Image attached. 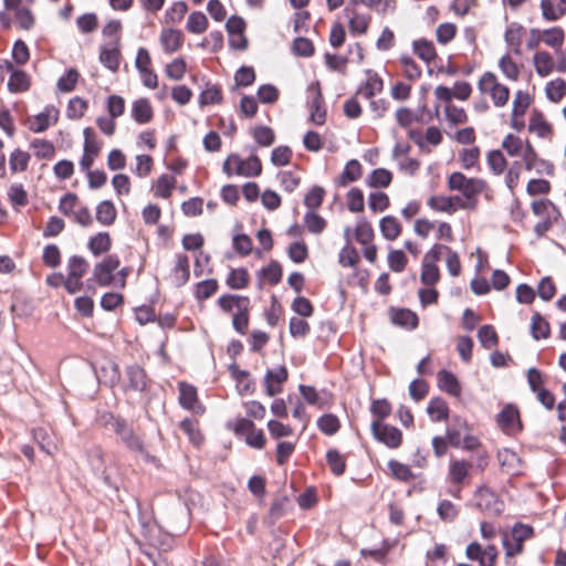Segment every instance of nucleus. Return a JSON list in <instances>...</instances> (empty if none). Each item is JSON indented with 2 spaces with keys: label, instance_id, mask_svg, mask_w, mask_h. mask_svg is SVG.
I'll use <instances>...</instances> for the list:
<instances>
[{
  "label": "nucleus",
  "instance_id": "1",
  "mask_svg": "<svg viewBox=\"0 0 566 566\" xmlns=\"http://www.w3.org/2000/svg\"><path fill=\"white\" fill-rule=\"evenodd\" d=\"M448 188L462 193L459 207L464 210H474L478 206V196L488 189V184L481 178H468L460 171L448 177Z\"/></svg>",
  "mask_w": 566,
  "mask_h": 566
},
{
  "label": "nucleus",
  "instance_id": "2",
  "mask_svg": "<svg viewBox=\"0 0 566 566\" xmlns=\"http://www.w3.org/2000/svg\"><path fill=\"white\" fill-rule=\"evenodd\" d=\"M478 90L481 94L489 96L495 107H504L509 103L511 91L493 72L481 75Z\"/></svg>",
  "mask_w": 566,
  "mask_h": 566
},
{
  "label": "nucleus",
  "instance_id": "3",
  "mask_svg": "<svg viewBox=\"0 0 566 566\" xmlns=\"http://www.w3.org/2000/svg\"><path fill=\"white\" fill-rule=\"evenodd\" d=\"M228 176L239 175L247 178L259 176L262 172V165L256 156L242 159L239 155L228 156L222 166Z\"/></svg>",
  "mask_w": 566,
  "mask_h": 566
},
{
  "label": "nucleus",
  "instance_id": "4",
  "mask_svg": "<svg viewBox=\"0 0 566 566\" xmlns=\"http://www.w3.org/2000/svg\"><path fill=\"white\" fill-rule=\"evenodd\" d=\"M502 148L511 157H520L526 169L531 170L537 159L536 151L530 142H523L520 137L507 134L502 140Z\"/></svg>",
  "mask_w": 566,
  "mask_h": 566
},
{
  "label": "nucleus",
  "instance_id": "5",
  "mask_svg": "<svg viewBox=\"0 0 566 566\" xmlns=\"http://www.w3.org/2000/svg\"><path fill=\"white\" fill-rule=\"evenodd\" d=\"M533 98L527 91L517 90L513 95L512 109L510 116V125L516 132H521L525 127L524 116L530 108Z\"/></svg>",
  "mask_w": 566,
  "mask_h": 566
},
{
  "label": "nucleus",
  "instance_id": "6",
  "mask_svg": "<svg viewBox=\"0 0 566 566\" xmlns=\"http://www.w3.org/2000/svg\"><path fill=\"white\" fill-rule=\"evenodd\" d=\"M533 534L531 526L518 524L515 525L510 534L503 538V545L506 556L513 557L522 552L523 543Z\"/></svg>",
  "mask_w": 566,
  "mask_h": 566
},
{
  "label": "nucleus",
  "instance_id": "7",
  "mask_svg": "<svg viewBox=\"0 0 566 566\" xmlns=\"http://www.w3.org/2000/svg\"><path fill=\"white\" fill-rule=\"evenodd\" d=\"M310 120L315 125H323L326 119V109L323 105V96L318 83H312L308 88Z\"/></svg>",
  "mask_w": 566,
  "mask_h": 566
},
{
  "label": "nucleus",
  "instance_id": "8",
  "mask_svg": "<svg viewBox=\"0 0 566 566\" xmlns=\"http://www.w3.org/2000/svg\"><path fill=\"white\" fill-rule=\"evenodd\" d=\"M59 115V109L49 105L41 113L28 118V127L33 133H42L57 123Z\"/></svg>",
  "mask_w": 566,
  "mask_h": 566
},
{
  "label": "nucleus",
  "instance_id": "9",
  "mask_svg": "<svg viewBox=\"0 0 566 566\" xmlns=\"http://www.w3.org/2000/svg\"><path fill=\"white\" fill-rule=\"evenodd\" d=\"M119 266V260L117 256L109 255L102 262L97 263L93 270V276L97 284L101 286H107L115 282L116 276L114 271Z\"/></svg>",
  "mask_w": 566,
  "mask_h": 566
},
{
  "label": "nucleus",
  "instance_id": "10",
  "mask_svg": "<svg viewBox=\"0 0 566 566\" xmlns=\"http://www.w3.org/2000/svg\"><path fill=\"white\" fill-rule=\"evenodd\" d=\"M371 430L375 438L389 448H398L402 442V433L396 427L374 421Z\"/></svg>",
  "mask_w": 566,
  "mask_h": 566
},
{
  "label": "nucleus",
  "instance_id": "11",
  "mask_svg": "<svg viewBox=\"0 0 566 566\" xmlns=\"http://www.w3.org/2000/svg\"><path fill=\"white\" fill-rule=\"evenodd\" d=\"M475 503L480 510L490 515H499L504 509L503 502L488 488H480L476 491Z\"/></svg>",
  "mask_w": 566,
  "mask_h": 566
},
{
  "label": "nucleus",
  "instance_id": "12",
  "mask_svg": "<svg viewBox=\"0 0 566 566\" xmlns=\"http://www.w3.org/2000/svg\"><path fill=\"white\" fill-rule=\"evenodd\" d=\"M467 556L470 559L479 560L480 566H494L497 551L492 545L482 548L479 543L473 542L467 547Z\"/></svg>",
  "mask_w": 566,
  "mask_h": 566
},
{
  "label": "nucleus",
  "instance_id": "13",
  "mask_svg": "<svg viewBox=\"0 0 566 566\" xmlns=\"http://www.w3.org/2000/svg\"><path fill=\"white\" fill-rule=\"evenodd\" d=\"M528 132L539 138L551 139L554 134V128L542 112L534 111L530 117Z\"/></svg>",
  "mask_w": 566,
  "mask_h": 566
},
{
  "label": "nucleus",
  "instance_id": "14",
  "mask_svg": "<svg viewBox=\"0 0 566 566\" xmlns=\"http://www.w3.org/2000/svg\"><path fill=\"white\" fill-rule=\"evenodd\" d=\"M184 33L172 28L163 29L159 34V43L163 50L168 54L179 51L184 44Z\"/></svg>",
  "mask_w": 566,
  "mask_h": 566
},
{
  "label": "nucleus",
  "instance_id": "15",
  "mask_svg": "<svg viewBox=\"0 0 566 566\" xmlns=\"http://www.w3.org/2000/svg\"><path fill=\"white\" fill-rule=\"evenodd\" d=\"M497 424L502 431L513 434L521 429L520 413L513 406H506L497 416Z\"/></svg>",
  "mask_w": 566,
  "mask_h": 566
},
{
  "label": "nucleus",
  "instance_id": "16",
  "mask_svg": "<svg viewBox=\"0 0 566 566\" xmlns=\"http://www.w3.org/2000/svg\"><path fill=\"white\" fill-rule=\"evenodd\" d=\"M460 197H449L443 195L432 196L428 199V206L437 211L448 214H453L458 211Z\"/></svg>",
  "mask_w": 566,
  "mask_h": 566
},
{
  "label": "nucleus",
  "instance_id": "17",
  "mask_svg": "<svg viewBox=\"0 0 566 566\" xmlns=\"http://www.w3.org/2000/svg\"><path fill=\"white\" fill-rule=\"evenodd\" d=\"M287 379V370L281 366L274 370H269L264 378L266 394L273 397L282 391V384Z\"/></svg>",
  "mask_w": 566,
  "mask_h": 566
},
{
  "label": "nucleus",
  "instance_id": "18",
  "mask_svg": "<svg viewBox=\"0 0 566 566\" xmlns=\"http://www.w3.org/2000/svg\"><path fill=\"white\" fill-rule=\"evenodd\" d=\"M179 401L180 405L195 413H202L203 407L198 401L197 390L195 387L181 382L179 385Z\"/></svg>",
  "mask_w": 566,
  "mask_h": 566
},
{
  "label": "nucleus",
  "instance_id": "19",
  "mask_svg": "<svg viewBox=\"0 0 566 566\" xmlns=\"http://www.w3.org/2000/svg\"><path fill=\"white\" fill-rule=\"evenodd\" d=\"M119 59H120V52H119L118 39H116L113 43L101 48L99 61L108 70L116 72L119 66Z\"/></svg>",
  "mask_w": 566,
  "mask_h": 566
},
{
  "label": "nucleus",
  "instance_id": "20",
  "mask_svg": "<svg viewBox=\"0 0 566 566\" xmlns=\"http://www.w3.org/2000/svg\"><path fill=\"white\" fill-rule=\"evenodd\" d=\"M115 431L129 449L137 452L144 451L142 441L125 422L117 420L115 422Z\"/></svg>",
  "mask_w": 566,
  "mask_h": 566
},
{
  "label": "nucleus",
  "instance_id": "21",
  "mask_svg": "<svg viewBox=\"0 0 566 566\" xmlns=\"http://www.w3.org/2000/svg\"><path fill=\"white\" fill-rule=\"evenodd\" d=\"M472 468L471 462L465 460L451 459L449 464V479L452 483L460 484L469 476Z\"/></svg>",
  "mask_w": 566,
  "mask_h": 566
},
{
  "label": "nucleus",
  "instance_id": "22",
  "mask_svg": "<svg viewBox=\"0 0 566 566\" xmlns=\"http://www.w3.org/2000/svg\"><path fill=\"white\" fill-rule=\"evenodd\" d=\"M533 66L541 77L548 76L555 66L552 55L546 51H537L532 59Z\"/></svg>",
  "mask_w": 566,
  "mask_h": 566
},
{
  "label": "nucleus",
  "instance_id": "23",
  "mask_svg": "<svg viewBox=\"0 0 566 566\" xmlns=\"http://www.w3.org/2000/svg\"><path fill=\"white\" fill-rule=\"evenodd\" d=\"M437 378L438 386L441 390L454 397H459L461 395V385L452 373L441 370L438 373Z\"/></svg>",
  "mask_w": 566,
  "mask_h": 566
},
{
  "label": "nucleus",
  "instance_id": "24",
  "mask_svg": "<svg viewBox=\"0 0 566 566\" xmlns=\"http://www.w3.org/2000/svg\"><path fill=\"white\" fill-rule=\"evenodd\" d=\"M218 304L224 312L233 315L237 311H244L250 306V300L247 296L223 295L218 300Z\"/></svg>",
  "mask_w": 566,
  "mask_h": 566
},
{
  "label": "nucleus",
  "instance_id": "25",
  "mask_svg": "<svg viewBox=\"0 0 566 566\" xmlns=\"http://www.w3.org/2000/svg\"><path fill=\"white\" fill-rule=\"evenodd\" d=\"M190 276L189 260L187 255L179 254L176 258V265L171 273L172 283L176 286H181L187 283Z\"/></svg>",
  "mask_w": 566,
  "mask_h": 566
},
{
  "label": "nucleus",
  "instance_id": "26",
  "mask_svg": "<svg viewBox=\"0 0 566 566\" xmlns=\"http://www.w3.org/2000/svg\"><path fill=\"white\" fill-rule=\"evenodd\" d=\"M133 118L139 124H146L151 120L154 112L148 99L138 98L132 106Z\"/></svg>",
  "mask_w": 566,
  "mask_h": 566
},
{
  "label": "nucleus",
  "instance_id": "27",
  "mask_svg": "<svg viewBox=\"0 0 566 566\" xmlns=\"http://www.w3.org/2000/svg\"><path fill=\"white\" fill-rule=\"evenodd\" d=\"M390 318L394 324L406 328H415L418 324L417 315L407 308H391Z\"/></svg>",
  "mask_w": 566,
  "mask_h": 566
},
{
  "label": "nucleus",
  "instance_id": "28",
  "mask_svg": "<svg viewBox=\"0 0 566 566\" xmlns=\"http://www.w3.org/2000/svg\"><path fill=\"white\" fill-rule=\"evenodd\" d=\"M497 459L502 468L509 473L516 474L520 472L521 459L513 450L503 449L499 451Z\"/></svg>",
  "mask_w": 566,
  "mask_h": 566
},
{
  "label": "nucleus",
  "instance_id": "29",
  "mask_svg": "<svg viewBox=\"0 0 566 566\" xmlns=\"http://www.w3.org/2000/svg\"><path fill=\"white\" fill-rule=\"evenodd\" d=\"M382 237L389 241L397 239L401 233V224L391 216L384 217L379 222Z\"/></svg>",
  "mask_w": 566,
  "mask_h": 566
},
{
  "label": "nucleus",
  "instance_id": "30",
  "mask_svg": "<svg viewBox=\"0 0 566 566\" xmlns=\"http://www.w3.org/2000/svg\"><path fill=\"white\" fill-rule=\"evenodd\" d=\"M412 48L417 56L426 63H430L437 57V52L433 46V43L428 40H416L412 43Z\"/></svg>",
  "mask_w": 566,
  "mask_h": 566
},
{
  "label": "nucleus",
  "instance_id": "31",
  "mask_svg": "<svg viewBox=\"0 0 566 566\" xmlns=\"http://www.w3.org/2000/svg\"><path fill=\"white\" fill-rule=\"evenodd\" d=\"M30 154L22 149H14L9 156V167L12 174L27 170L30 161Z\"/></svg>",
  "mask_w": 566,
  "mask_h": 566
},
{
  "label": "nucleus",
  "instance_id": "32",
  "mask_svg": "<svg viewBox=\"0 0 566 566\" xmlns=\"http://www.w3.org/2000/svg\"><path fill=\"white\" fill-rule=\"evenodd\" d=\"M545 95L552 103L560 102L566 95V82L559 77L549 81L545 86Z\"/></svg>",
  "mask_w": 566,
  "mask_h": 566
},
{
  "label": "nucleus",
  "instance_id": "33",
  "mask_svg": "<svg viewBox=\"0 0 566 566\" xmlns=\"http://www.w3.org/2000/svg\"><path fill=\"white\" fill-rule=\"evenodd\" d=\"M349 17V29L353 33L364 34L368 30L370 17L367 14L358 13L346 9Z\"/></svg>",
  "mask_w": 566,
  "mask_h": 566
},
{
  "label": "nucleus",
  "instance_id": "34",
  "mask_svg": "<svg viewBox=\"0 0 566 566\" xmlns=\"http://www.w3.org/2000/svg\"><path fill=\"white\" fill-rule=\"evenodd\" d=\"M382 90V80L376 73L368 72L365 84L359 88V94L365 98H371Z\"/></svg>",
  "mask_w": 566,
  "mask_h": 566
},
{
  "label": "nucleus",
  "instance_id": "35",
  "mask_svg": "<svg viewBox=\"0 0 566 566\" xmlns=\"http://www.w3.org/2000/svg\"><path fill=\"white\" fill-rule=\"evenodd\" d=\"M524 28L521 24L512 23L507 27L504 39L515 53L520 52Z\"/></svg>",
  "mask_w": 566,
  "mask_h": 566
},
{
  "label": "nucleus",
  "instance_id": "36",
  "mask_svg": "<svg viewBox=\"0 0 566 566\" xmlns=\"http://www.w3.org/2000/svg\"><path fill=\"white\" fill-rule=\"evenodd\" d=\"M427 411L433 421H441L447 419L449 408L442 398L436 397L430 400Z\"/></svg>",
  "mask_w": 566,
  "mask_h": 566
},
{
  "label": "nucleus",
  "instance_id": "37",
  "mask_svg": "<svg viewBox=\"0 0 566 566\" xmlns=\"http://www.w3.org/2000/svg\"><path fill=\"white\" fill-rule=\"evenodd\" d=\"M186 28L190 33L201 34L208 28V19L200 11L191 12L188 17Z\"/></svg>",
  "mask_w": 566,
  "mask_h": 566
},
{
  "label": "nucleus",
  "instance_id": "38",
  "mask_svg": "<svg viewBox=\"0 0 566 566\" xmlns=\"http://www.w3.org/2000/svg\"><path fill=\"white\" fill-rule=\"evenodd\" d=\"M499 69L502 74L511 81H517L520 77V67L509 54L503 55L499 60Z\"/></svg>",
  "mask_w": 566,
  "mask_h": 566
},
{
  "label": "nucleus",
  "instance_id": "39",
  "mask_svg": "<svg viewBox=\"0 0 566 566\" xmlns=\"http://www.w3.org/2000/svg\"><path fill=\"white\" fill-rule=\"evenodd\" d=\"M96 219L104 226H111L116 219V209L114 205L108 201H102L96 209Z\"/></svg>",
  "mask_w": 566,
  "mask_h": 566
},
{
  "label": "nucleus",
  "instance_id": "40",
  "mask_svg": "<svg viewBox=\"0 0 566 566\" xmlns=\"http://www.w3.org/2000/svg\"><path fill=\"white\" fill-rule=\"evenodd\" d=\"M111 237L106 232H101L94 235L90 242L88 248L94 255H99L111 249Z\"/></svg>",
  "mask_w": 566,
  "mask_h": 566
},
{
  "label": "nucleus",
  "instance_id": "41",
  "mask_svg": "<svg viewBox=\"0 0 566 566\" xmlns=\"http://www.w3.org/2000/svg\"><path fill=\"white\" fill-rule=\"evenodd\" d=\"M454 421L458 424V428H449L447 430L446 438L452 447H460L462 441L461 433L464 432L467 434V432L470 431V427L465 420L460 419L459 417H455Z\"/></svg>",
  "mask_w": 566,
  "mask_h": 566
},
{
  "label": "nucleus",
  "instance_id": "42",
  "mask_svg": "<svg viewBox=\"0 0 566 566\" xmlns=\"http://www.w3.org/2000/svg\"><path fill=\"white\" fill-rule=\"evenodd\" d=\"M532 210H533L534 214L541 217L542 219L543 218L556 219L557 214H558L554 205L549 200H546V199L534 200L532 202Z\"/></svg>",
  "mask_w": 566,
  "mask_h": 566
},
{
  "label": "nucleus",
  "instance_id": "43",
  "mask_svg": "<svg viewBox=\"0 0 566 566\" xmlns=\"http://www.w3.org/2000/svg\"><path fill=\"white\" fill-rule=\"evenodd\" d=\"M30 87V78L23 71H14L8 82V88L12 93L24 92Z\"/></svg>",
  "mask_w": 566,
  "mask_h": 566
},
{
  "label": "nucleus",
  "instance_id": "44",
  "mask_svg": "<svg viewBox=\"0 0 566 566\" xmlns=\"http://www.w3.org/2000/svg\"><path fill=\"white\" fill-rule=\"evenodd\" d=\"M564 40V31L559 28H552L541 33V41L553 49H559L563 45Z\"/></svg>",
  "mask_w": 566,
  "mask_h": 566
},
{
  "label": "nucleus",
  "instance_id": "45",
  "mask_svg": "<svg viewBox=\"0 0 566 566\" xmlns=\"http://www.w3.org/2000/svg\"><path fill=\"white\" fill-rule=\"evenodd\" d=\"M360 176H361L360 164L355 159L349 160L346 164L344 171L339 176V184L342 186H345L349 182L356 181L357 179L360 178Z\"/></svg>",
  "mask_w": 566,
  "mask_h": 566
},
{
  "label": "nucleus",
  "instance_id": "46",
  "mask_svg": "<svg viewBox=\"0 0 566 566\" xmlns=\"http://www.w3.org/2000/svg\"><path fill=\"white\" fill-rule=\"evenodd\" d=\"M354 235L360 244L370 243L374 239L373 227L366 219H360L355 227Z\"/></svg>",
  "mask_w": 566,
  "mask_h": 566
},
{
  "label": "nucleus",
  "instance_id": "47",
  "mask_svg": "<svg viewBox=\"0 0 566 566\" xmlns=\"http://www.w3.org/2000/svg\"><path fill=\"white\" fill-rule=\"evenodd\" d=\"M176 179L170 175H161L155 184V196L168 198L175 188Z\"/></svg>",
  "mask_w": 566,
  "mask_h": 566
},
{
  "label": "nucleus",
  "instance_id": "48",
  "mask_svg": "<svg viewBox=\"0 0 566 566\" xmlns=\"http://www.w3.org/2000/svg\"><path fill=\"white\" fill-rule=\"evenodd\" d=\"M129 386L134 390H143L146 387V375L139 366H130L127 368Z\"/></svg>",
  "mask_w": 566,
  "mask_h": 566
},
{
  "label": "nucleus",
  "instance_id": "49",
  "mask_svg": "<svg viewBox=\"0 0 566 566\" xmlns=\"http://www.w3.org/2000/svg\"><path fill=\"white\" fill-rule=\"evenodd\" d=\"M478 338L480 344L486 349H491L497 345V334L491 325L482 326L478 332Z\"/></svg>",
  "mask_w": 566,
  "mask_h": 566
},
{
  "label": "nucleus",
  "instance_id": "50",
  "mask_svg": "<svg viewBox=\"0 0 566 566\" xmlns=\"http://www.w3.org/2000/svg\"><path fill=\"white\" fill-rule=\"evenodd\" d=\"M480 149L479 147L463 148L459 153V160L464 169H471L479 163Z\"/></svg>",
  "mask_w": 566,
  "mask_h": 566
},
{
  "label": "nucleus",
  "instance_id": "51",
  "mask_svg": "<svg viewBox=\"0 0 566 566\" xmlns=\"http://www.w3.org/2000/svg\"><path fill=\"white\" fill-rule=\"evenodd\" d=\"M188 7L184 1H177L166 11V23H179L187 13Z\"/></svg>",
  "mask_w": 566,
  "mask_h": 566
},
{
  "label": "nucleus",
  "instance_id": "52",
  "mask_svg": "<svg viewBox=\"0 0 566 566\" xmlns=\"http://www.w3.org/2000/svg\"><path fill=\"white\" fill-rule=\"evenodd\" d=\"M444 116L447 120L452 125H461L468 120L465 111L452 104H447L444 106Z\"/></svg>",
  "mask_w": 566,
  "mask_h": 566
},
{
  "label": "nucleus",
  "instance_id": "53",
  "mask_svg": "<svg viewBox=\"0 0 566 566\" xmlns=\"http://www.w3.org/2000/svg\"><path fill=\"white\" fill-rule=\"evenodd\" d=\"M304 223L307 230L314 234H319L326 228V221L314 211H310L304 216Z\"/></svg>",
  "mask_w": 566,
  "mask_h": 566
},
{
  "label": "nucleus",
  "instance_id": "54",
  "mask_svg": "<svg viewBox=\"0 0 566 566\" xmlns=\"http://www.w3.org/2000/svg\"><path fill=\"white\" fill-rule=\"evenodd\" d=\"M392 175L385 168L375 169L369 176L368 184L370 187H388L391 182Z\"/></svg>",
  "mask_w": 566,
  "mask_h": 566
},
{
  "label": "nucleus",
  "instance_id": "55",
  "mask_svg": "<svg viewBox=\"0 0 566 566\" xmlns=\"http://www.w3.org/2000/svg\"><path fill=\"white\" fill-rule=\"evenodd\" d=\"M369 209L375 212H384L389 207V197L385 192H371L368 197Z\"/></svg>",
  "mask_w": 566,
  "mask_h": 566
},
{
  "label": "nucleus",
  "instance_id": "56",
  "mask_svg": "<svg viewBox=\"0 0 566 566\" xmlns=\"http://www.w3.org/2000/svg\"><path fill=\"white\" fill-rule=\"evenodd\" d=\"M531 331L535 339L546 338L549 335V325L538 313H535L532 317Z\"/></svg>",
  "mask_w": 566,
  "mask_h": 566
},
{
  "label": "nucleus",
  "instance_id": "57",
  "mask_svg": "<svg viewBox=\"0 0 566 566\" xmlns=\"http://www.w3.org/2000/svg\"><path fill=\"white\" fill-rule=\"evenodd\" d=\"M324 196H325V190L322 187L314 186L306 193V196L304 198V205L308 209L314 211L315 209H317L322 205Z\"/></svg>",
  "mask_w": 566,
  "mask_h": 566
},
{
  "label": "nucleus",
  "instance_id": "58",
  "mask_svg": "<svg viewBox=\"0 0 566 566\" xmlns=\"http://www.w3.org/2000/svg\"><path fill=\"white\" fill-rule=\"evenodd\" d=\"M88 268L87 262L81 256H72L67 263V275L75 279H82Z\"/></svg>",
  "mask_w": 566,
  "mask_h": 566
},
{
  "label": "nucleus",
  "instance_id": "59",
  "mask_svg": "<svg viewBox=\"0 0 566 566\" xmlns=\"http://www.w3.org/2000/svg\"><path fill=\"white\" fill-rule=\"evenodd\" d=\"M347 207L352 212H361L364 210V193L360 189L352 188L347 192Z\"/></svg>",
  "mask_w": 566,
  "mask_h": 566
},
{
  "label": "nucleus",
  "instance_id": "60",
  "mask_svg": "<svg viewBox=\"0 0 566 566\" xmlns=\"http://www.w3.org/2000/svg\"><path fill=\"white\" fill-rule=\"evenodd\" d=\"M249 274L244 269L232 270L228 276L227 283L231 289L240 290L247 286Z\"/></svg>",
  "mask_w": 566,
  "mask_h": 566
},
{
  "label": "nucleus",
  "instance_id": "61",
  "mask_svg": "<svg viewBox=\"0 0 566 566\" xmlns=\"http://www.w3.org/2000/svg\"><path fill=\"white\" fill-rule=\"evenodd\" d=\"M80 74L75 69H70L65 75L61 76L57 81V88L61 92L67 93L74 90Z\"/></svg>",
  "mask_w": 566,
  "mask_h": 566
},
{
  "label": "nucleus",
  "instance_id": "62",
  "mask_svg": "<svg viewBox=\"0 0 566 566\" xmlns=\"http://www.w3.org/2000/svg\"><path fill=\"white\" fill-rule=\"evenodd\" d=\"M420 279L426 285L436 284L440 279V272L437 264L423 262Z\"/></svg>",
  "mask_w": 566,
  "mask_h": 566
},
{
  "label": "nucleus",
  "instance_id": "63",
  "mask_svg": "<svg viewBox=\"0 0 566 566\" xmlns=\"http://www.w3.org/2000/svg\"><path fill=\"white\" fill-rule=\"evenodd\" d=\"M8 197L14 207H23L28 203V193L22 185H12L9 188Z\"/></svg>",
  "mask_w": 566,
  "mask_h": 566
},
{
  "label": "nucleus",
  "instance_id": "64",
  "mask_svg": "<svg viewBox=\"0 0 566 566\" xmlns=\"http://www.w3.org/2000/svg\"><path fill=\"white\" fill-rule=\"evenodd\" d=\"M455 33H457V27L453 23H449V22L441 23L436 29L437 41L441 44H447L451 40H453V38L455 36Z\"/></svg>",
  "mask_w": 566,
  "mask_h": 566
}]
</instances>
